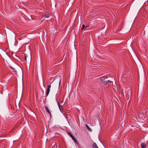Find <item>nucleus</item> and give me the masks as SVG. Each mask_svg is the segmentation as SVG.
Wrapping results in <instances>:
<instances>
[{
    "label": "nucleus",
    "instance_id": "obj_1",
    "mask_svg": "<svg viewBox=\"0 0 148 148\" xmlns=\"http://www.w3.org/2000/svg\"><path fill=\"white\" fill-rule=\"evenodd\" d=\"M51 87V85H49L47 86V89L46 92V95L47 96L49 93L50 89Z\"/></svg>",
    "mask_w": 148,
    "mask_h": 148
},
{
    "label": "nucleus",
    "instance_id": "obj_2",
    "mask_svg": "<svg viewBox=\"0 0 148 148\" xmlns=\"http://www.w3.org/2000/svg\"><path fill=\"white\" fill-rule=\"evenodd\" d=\"M45 110L47 111V112L50 114H51V113L50 112V110H49V109L48 107L47 106H45Z\"/></svg>",
    "mask_w": 148,
    "mask_h": 148
},
{
    "label": "nucleus",
    "instance_id": "obj_3",
    "mask_svg": "<svg viewBox=\"0 0 148 148\" xmlns=\"http://www.w3.org/2000/svg\"><path fill=\"white\" fill-rule=\"evenodd\" d=\"M92 148H99L96 144L95 143H93L92 145Z\"/></svg>",
    "mask_w": 148,
    "mask_h": 148
},
{
    "label": "nucleus",
    "instance_id": "obj_4",
    "mask_svg": "<svg viewBox=\"0 0 148 148\" xmlns=\"http://www.w3.org/2000/svg\"><path fill=\"white\" fill-rule=\"evenodd\" d=\"M103 83L104 84H106L107 83H111L112 82L111 80H108L106 81H104L103 82Z\"/></svg>",
    "mask_w": 148,
    "mask_h": 148
},
{
    "label": "nucleus",
    "instance_id": "obj_5",
    "mask_svg": "<svg viewBox=\"0 0 148 148\" xmlns=\"http://www.w3.org/2000/svg\"><path fill=\"white\" fill-rule=\"evenodd\" d=\"M9 67L13 72L15 73L16 74H17V72L15 71V69L14 68L11 66Z\"/></svg>",
    "mask_w": 148,
    "mask_h": 148
},
{
    "label": "nucleus",
    "instance_id": "obj_6",
    "mask_svg": "<svg viewBox=\"0 0 148 148\" xmlns=\"http://www.w3.org/2000/svg\"><path fill=\"white\" fill-rule=\"evenodd\" d=\"M72 139L77 144H78L77 140L76 139V138H75L74 137H73V138H72Z\"/></svg>",
    "mask_w": 148,
    "mask_h": 148
},
{
    "label": "nucleus",
    "instance_id": "obj_7",
    "mask_svg": "<svg viewBox=\"0 0 148 148\" xmlns=\"http://www.w3.org/2000/svg\"><path fill=\"white\" fill-rule=\"evenodd\" d=\"M86 126L87 127L88 130L90 131V132H91L92 131V130L88 126L87 124L86 125Z\"/></svg>",
    "mask_w": 148,
    "mask_h": 148
},
{
    "label": "nucleus",
    "instance_id": "obj_8",
    "mask_svg": "<svg viewBox=\"0 0 148 148\" xmlns=\"http://www.w3.org/2000/svg\"><path fill=\"white\" fill-rule=\"evenodd\" d=\"M88 27V26H86V27L84 25V24H83L82 25V27L81 29L82 30L83 29H86V28H87Z\"/></svg>",
    "mask_w": 148,
    "mask_h": 148
},
{
    "label": "nucleus",
    "instance_id": "obj_9",
    "mask_svg": "<svg viewBox=\"0 0 148 148\" xmlns=\"http://www.w3.org/2000/svg\"><path fill=\"white\" fill-rule=\"evenodd\" d=\"M141 146L142 148H146V145H145V144L143 143H142L141 144Z\"/></svg>",
    "mask_w": 148,
    "mask_h": 148
},
{
    "label": "nucleus",
    "instance_id": "obj_10",
    "mask_svg": "<svg viewBox=\"0 0 148 148\" xmlns=\"http://www.w3.org/2000/svg\"><path fill=\"white\" fill-rule=\"evenodd\" d=\"M49 14H45L44 15V16L45 18H49Z\"/></svg>",
    "mask_w": 148,
    "mask_h": 148
},
{
    "label": "nucleus",
    "instance_id": "obj_11",
    "mask_svg": "<svg viewBox=\"0 0 148 148\" xmlns=\"http://www.w3.org/2000/svg\"><path fill=\"white\" fill-rule=\"evenodd\" d=\"M68 134L69 135L70 137L72 138L73 137V136L72 135L71 132H68Z\"/></svg>",
    "mask_w": 148,
    "mask_h": 148
},
{
    "label": "nucleus",
    "instance_id": "obj_12",
    "mask_svg": "<svg viewBox=\"0 0 148 148\" xmlns=\"http://www.w3.org/2000/svg\"><path fill=\"white\" fill-rule=\"evenodd\" d=\"M57 104L60 110H61L60 105V103L58 102V101H57Z\"/></svg>",
    "mask_w": 148,
    "mask_h": 148
},
{
    "label": "nucleus",
    "instance_id": "obj_13",
    "mask_svg": "<svg viewBox=\"0 0 148 148\" xmlns=\"http://www.w3.org/2000/svg\"><path fill=\"white\" fill-rule=\"evenodd\" d=\"M27 56L26 55H25V61H27L26 58H27Z\"/></svg>",
    "mask_w": 148,
    "mask_h": 148
},
{
    "label": "nucleus",
    "instance_id": "obj_14",
    "mask_svg": "<svg viewBox=\"0 0 148 148\" xmlns=\"http://www.w3.org/2000/svg\"><path fill=\"white\" fill-rule=\"evenodd\" d=\"M101 80L102 81V82H103V80H104V77H101Z\"/></svg>",
    "mask_w": 148,
    "mask_h": 148
}]
</instances>
